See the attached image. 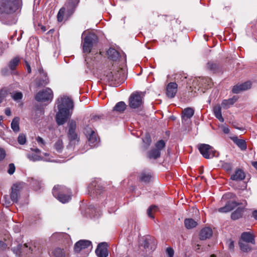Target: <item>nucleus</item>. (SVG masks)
I'll use <instances>...</instances> for the list:
<instances>
[{"instance_id": "obj_1", "label": "nucleus", "mask_w": 257, "mask_h": 257, "mask_svg": "<svg viewBox=\"0 0 257 257\" xmlns=\"http://www.w3.org/2000/svg\"><path fill=\"white\" fill-rule=\"evenodd\" d=\"M20 6V0H0V21L6 25L15 24L17 20L12 14Z\"/></svg>"}, {"instance_id": "obj_2", "label": "nucleus", "mask_w": 257, "mask_h": 257, "mask_svg": "<svg viewBox=\"0 0 257 257\" xmlns=\"http://www.w3.org/2000/svg\"><path fill=\"white\" fill-rule=\"evenodd\" d=\"M57 104L58 111L56 115V121L59 125H63L71 117L73 108L74 103L72 100L68 97H63L58 99Z\"/></svg>"}, {"instance_id": "obj_3", "label": "nucleus", "mask_w": 257, "mask_h": 257, "mask_svg": "<svg viewBox=\"0 0 257 257\" xmlns=\"http://www.w3.org/2000/svg\"><path fill=\"white\" fill-rule=\"evenodd\" d=\"M53 196L62 203L69 202L71 199V192L68 188L61 185H55L53 189Z\"/></svg>"}, {"instance_id": "obj_4", "label": "nucleus", "mask_w": 257, "mask_h": 257, "mask_svg": "<svg viewBox=\"0 0 257 257\" xmlns=\"http://www.w3.org/2000/svg\"><path fill=\"white\" fill-rule=\"evenodd\" d=\"M85 33V32H84L82 34L83 52L89 54L91 52L93 44L97 41V37L93 33H88L84 37Z\"/></svg>"}, {"instance_id": "obj_5", "label": "nucleus", "mask_w": 257, "mask_h": 257, "mask_svg": "<svg viewBox=\"0 0 257 257\" xmlns=\"http://www.w3.org/2000/svg\"><path fill=\"white\" fill-rule=\"evenodd\" d=\"M120 74L118 71H106L103 76V79L107 82L110 86H116L121 81L119 80Z\"/></svg>"}, {"instance_id": "obj_6", "label": "nucleus", "mask_w": 257, "mask_h": 257, "mask_svg": "<svg viewBox=\"0 0 257 257\" xmlns=\"http://www.w3.org/2000/svg\"><path fill=\"white\" fill-rule=\"evenodd\" d=\"M166 146L165 142L163 140H159L156 142L155 147L148 152V157L149 159H157L161 156V151L164 149Z\"/></svg>"}, {"instance_id": "obj_7", "label": "nucleus", "mask_w": 257, "mask_h": 257, "mask_svg": "<svg viewBox=\"0 0 257 257\" xmlns=\"http://www.w3.org/2000/svg\"><path fill=\"white\" fill-rule=\"evenodd\" d=\"M212 86V80L209 77L195 78L192 82V86L195 90H199L201 88L208 89ZM196 90H195V91Z\"/></svg>"}, {"instance_id": "obj_8", "label": "nucleus", "mask_w": 257, "mask_h": 257, "mask_svg": "<svg viewBox=\"0 0 257 257\" xmlns=\"http://www.w3.org/2000/svg\"><path fill=\"white\" fill-rule=\"evenodd\" d=\"M53 97V93L51 89L47 87L40 91L35 96V99L38 102L51 101Z\"/></svg>"}, {"instance_id": "obj_9", "label": "nucleus", "mask_w": 257, "mask_h": 257, "mask_svg": "<svg viewBox=\"0 0 257 257\" xmlns=\"http://www.w3.org/2000/svg\"><path fill=\"white\" fill-rule=\"evenodd\" d=\"M143 94L140 92L133 93L129 98V106L132 108H137L143 104Z\"/></svg>"}, {"instance_id": "obj_10", "label": "nucleus", "mask_w": 257, "mask_h": 257, "mask_svg": "<svg viewBox=\"0 0 257 257\" xmlns=\"http://www.w3.org/2000/svg\"><path fill=\"white\" fill-rule=\"evenodd\" d=\"M84 134L88 139V141L91 147L97 146L100 142V140L97 137L95 132L88 126L84 129Z\"/></svg>"}, {"instance_id": "obj_11", "label": "nucleus", "mask_w": 257, "mask_h": 257, "mask_svg": "<svg viewBox=\"0 0 257 257\" xmlns=\"http://www.w3.org/2000/svg\"><path fill=\"white\" fill-rule=\"evenodd\" d=\"M31 152H29L27 154L26 156L27 158L32 161L36 162L39 161H44L47 162H53V160H51L50 159L43 158L42 156H41V151L40 149L36 148V149H31Z\"/></svg>"}, {"instance_id": "obj_12", "label": "nucleus", "mask_w": 257, "mask_h": 257, "mask_svg": "<svg viewBox=\"0 0 257 257\" xmlns=\"http://www.w3.org/2000/svg\"><path fill=\"white\" fill-rule=\"evenodd\" d=\"M200 153L205 159H211L215 156L216 151L209 145L202 144L199 146Z\"/></svg>"}, {"instance_id": "obj_13", "label": "nucleus", "mask_w": 257, "mask_h": 257, "mask_svg": "<svg viewBox=\"0 0 257 257\" xmlns=\"http://www.w3.org/2000/svg\"><path fill=\"white\" fill-rule=\"evenodd\" d=\"M68 137L71 144L75 143L76 141L78 142V136L75 132L76 128V122L75 120L71 119L68 121Z\"/></svg>"}, {"instance_id": "obj_14", "label": "nucleus", "mask_w": 257, "mask_h": 257, "mask_svg": "<svg viewBox=\"0 0 257 257\" xmlns=\"http://www.w3.org/2000/svg\"><path fill=\"white\" fill-rule=\"evenodd\" d=\"M40 76L35 80V83L37 87L45 86L49 83V79L47 74L45 72L42 68L39 69Z\"/></svg>"}, {"instance_id": "obj_15", "label": "nucleus", "mask_w": 257, "mask_h": 257, "mask_svg": "<svg viewBox=\"0 0 257 257\" xmlns=\"http://www.w3.org/2000/svg\"><path fill=\"white\" fill-rule=\"evenodd\" d=\"M12 250L18 256H20L23 253H27L28 252L32 251L31 247H29L27 243L24 244H19L17 247H13Z\"/></svg>"}, {"instance_id": "obj_16", "label": "nucleus", "mask_w": 257, "mask_h": 257, "mask_svg": "<svg viewBox=\"0 0 257 257\" xmlns=\"http://www.w3.org/2000/svg\"><path fill=\"white\" fill-rule=\"evenodd\" d=\"M92 247L91 242L88 240H80L77 241L74 247V251L76 252H79L81 250Z\"/></svg>"}, {"instance_id": "obj_17", "label": "nucleus", "mask_w": 257, "mask_h": 257, "mask_svg": "<svg viewBox=\"0 0 257 257\" xmlns=\"http://www.w3.org/2000/svg\"><path fill=\"white\" fill-rule=\"evenodd\" d=\"M107 244L106 242L98 244L95 250V253L98 257H107L108 256Z\"/></svg>"}, {"instance_id": "obj_18", "label": "nucleus", "mask_w": 257, "mask_h": 257, "mask_svg": "<svg viewBox=\"0 0 257 257\" xmlns=\"http://www.w3.org/2000/svg\"><path fill=\"white\" fill-rule=\"evenodd\" d=\"M194 110L192 107H187L183 110L181 115L183 123L187 122L194 115Z\"/></svg>"}, {"instance_id": "obj_19", "label": "nucleus", "mask_w": 257, "mask_h": 257, "mask_svg": "<svg viewBox=\"0 0 257 257\" xmlns=\"http://www.w3.org/2000/svg\"><path fill=\"white\" fill-rule=\"evenodd\" d=\"M178 85L175 82H170L167 86V95L169 98H173L175 97L177 92Z\"/></svg>"}, {"instance_id": "obj_20", "label": "nucleus", "mask_w": 257, "mask_h": 257, "mask_svg": "<svg viewBox=\"0 0 257 257\" xmlns=\"http://www.w3.org/2000/svg\"><path fill=\"white\" fill-rule=\"evenodd\" d=\"M78 3L79 0H68L64 8H65V10H66L69 15H71L73 13Z\"/></svg>"}, {"instance_id": "obj_21", "label": "nucleus", "mask_w": 257, "mask_h": 257, "mask_svg": "<svg viewBox=\"0 0 257 257\" xmlns=\"http://www.w3.org/2000/svg\"><path fill=\"white\" fill-rule=\"evenodd\" d=\"M20 188L18 185L15 184L12 187V191L11 193V200L13 203H18V198L20 195Z\"/></svg>"}, {"instance_id": "obj_22", "label": "nucleus", "mask_w": 257, "mask_h": 257, "mask_svg": "<svg viewBox=\"0 0 257 257\" xmlns=\"http://www.w3.org/2000/svg\"><path fill=\"white\" fill-rule=\"evenodd\" d=\"M239 203L235 201H228L225 205L218 209V211L222 213H226L233 209Z\"/></svg>"}, {"instance_id": "obj_23", "label": "nucleus", "mask_w": 257, "mask_h": 257, "mask_svg": "<svg viewBox=\"0 0 257 257\" xmlns=\"http://www.w3.org/2000/svg\"><path fill=\"white\" fill-rule=\"evenodd\" d=\"M245 175L243 171L240 169H236L234 173L231 176V179L234 181H241L245 179Z\"/></svg>"}, {"instance_id": "obj_24", "label": "nucleus", "mask_w": 257, "mask_h": 257, "mask_svg": "<svg viewBox=\"0 0 257 257\" xmlns=\"http://www.w3.org/2000/svg\"><path fill=\"white\" fill-rule=\"evenodd\" d=\"M212 235V229L210 227H205L200 231L199 237L201 240H205L210 238Z\"/></svg>"}, {"instance_id": "obj_25", "label": "nucleus", "mask_w": 257, "mask_h": 257, "mask_svg": "<svg viewBox=\"0 0 257 257\" xmlns=\"http://www.w3.org/2000/svg\"><path fill=\"white\" fill-rule=\"evenodd\" d=\"M231 139L241 150L244 151L246 149V142L244 140L239 139L236 136L231 137Z\"/></svg>"}, {"instance_id": "obj_26", "label": "nucleus", "mask_w": 257, "mask_h": 257, "mask_svg": "<svg viewBox=\"0 0 257 257\" xmlns=\"http://www.w3.org/2000/svg\"><path fill=\"white\" fill-rule=\"evenodd\" d=\"M241 239L246 242L254 244L255 240L253 235L249 232H244L241 235Z\"/></svg>"}, {"instance_id": "obj_27", "label": "nucleus", "mask_w": 257, "mask_h": 257, "mask_svg": "<svg viewBox=\"0 0 257 257\" xmlns=\"http://www.w3.org/2000/svg\"><path fill=\"white\" fill-rule=\"evenodd\" d=\"M238 99V97L233 96L228 99H224L222 101L221 106L225 109H227L232 105Z\"/></svg>"}, {"instance_id": "obj_28", "label": "nucleus", "mask_w": 257, "mask_h": 257, "mask_svg": "<svg viewBox=\"0 0 257 257\" xmlns=\"http://www.w3.org/2000/svg\"><path fill=\"white\" fill-rule=\"evenodd\" d=\"M58 237L59 239H61L64 243H67L69 244L71 243V240L70 238V236L65 233H54L52 235V237Z\"/></svg>"}, {"instance_id": "obj_29", "label": "nucleus", "mask_w": 257, "mask_h": 257, "mask_svg": "<svg viewBox=\"0 0 257 257\" xmlns=\"http://www.w3.org/2000/svg\"><path fill=\"white\" fill-rule=\"evenodd\" d=\"M241 87V89L243 91L246 90L251 87V83L249 81H246L241 84H237L233 86L232 91L233 93L237 94L238 91L237 90V88Z\"/></svg>"}, {"instance_id": "obj_30", "label": "nucleus", "mask_w": 257, "mask_h": 257, "mask_svg": "<svg viewBox=\"0 0 257 257\" xmlns=\"http://www.w3.org/2000/svg\"><path fill=\"white\" fill-rule=\"evenodd\" d=\"M213 113L215 116L221 122L224 121V118L221 113V107L219 104H217L213 107Z\"/></svg>"}, {"instance_id": "obj_31", "label": "nucleus", "mask_w": 257, "mask_h": 257, "mask_svg": "<svg viewBox=\"0 0 257 257\" xmlns=\"http://www.w3.org/2000/svg\"><path fill=\"white\" fill-rule=\"evenodd\" d=\"M152 178V174L150 172H142L139 177L140 180L145 183H149Z\"/></svg>"}, {"instance_id": "obj_32", "label": "nucleus", "mask_w": 257, "mask_h": 257, "mask_svg": "<svg viewBox=\"0 0 257 257\" xmlns=\"http://www.w3.org/2000/svg\"><path fill=\"white\" fill-rule=\"evenodd\" d=\"M107 55L113 61L117 60L119 57V53L114 48H110L107 51Z\"/></svg>"}, {"instance_id": "obj_33", "label": "nucleus", "mask_w": 257, "mask_h": 257, "mask_svg": "<svg viewBox=\"0 0 257 257\" xmlns=\"http://www.w3.org/2000/svg\"><path fill=\"white\" fill-rule=\"evenodd\" d=\"M126 104L123 101H120L117 102L113 108V111H117L119 112H123L126 109Z\"/></svg>"}, {"instance_id": "obj_34", "label": "nucleus", "mask_w": 257, "mask_h": 257, "mask_svg": "<svg viewBox=\"0 0 257 257\" xmlns=\"http://www.w3.org/2000/svg\"><path fill=\"white\" fill-rule=\"evenodd\" d=\"M207 68L213 72H216L219 70L220 66L216 62L210 61L207 63Z\"/></svg>"}, {"instance_id": "obj_35", "label": "nucleus", "mask_w": 257, "mask_h": 257, "mask_svg": "<svg viewBox=\"0 0 257 257\" xmlns=\"http://www.w3.org/2000/svg\"><path fill=\"white\" fill-rule=\"evenodd\" d=\"M64 148L63 141L61 139H58L54 144V149L57 153L62 152Z\"/></svg>"}, {"instance_id": "obj_36", "label": "nucleus", "mask_w": 257, "mask_h": 257, "mask_svg": "<svg viewBox=\"0 0 257 257\" xmlns=\"http://www.w3.org/2000/svg\"><path fill=\"white\" fill-rule=\"evenodd\" d=\"M185 227L187 229H192L195 227L197 225V222L192 218H187L184 220Z\"/></svg>"}, {"instance_id": "obj_37", "label": "nucleus", "mask_w": 257, "mask_h": 257, "mask_svg": "<svg viewBox=\"0 0 257 257\" xmlns=\"http://www.w3.org/2000/svg\"><path fill=\"white\" fill-rule=\"evenodd\" d=\"M19 120L20 118L18 117H15L11 122V128L15 133H17L20 131Z\"/></svg>"}, {"instance_id": "obj_38", "label": "nucleus", "mask_w": 257, "mask_h": 257, "mask_svg": "<svg viewBox=\"0 0 257 257\" xmlns=\"http://www.w3.org/2000/svg\"><path fill=\"white\" fill-rule=\"evenodd\" d=\"M174 79L177 82H182L184 84L186 82L187 76L183 73H178L175 75Z\"/></svg>"}, {"instance_id": "obj_39", "label": "nucleus", "mask_w": 257, "mask_h": 257, "mask_svg": "<svg viewBox=\"0 0 257 257\" xmlns=\"http://www.w3.org/2000/svg\"><path fill=\"white\" fill-rule=\"evenodd\" d=\"M243 213V209L238 208L234 211L231 215V218L233 220H236L241 217Z\"/></svg>"}, {"instance_id": "obj_40", "label": "nucleus", "mask_w": 257, "mask_h": 257, "mask_svg": "<svg viewBox=\"0 0 257 257\" xmlns=\"http://www.w3.org/2000/svg\"><path fill=\"white\" fill-rule=\"evenodd\" d=\"M89 189H92L91 193L93 195H100L102 192V188L101 187L99 186H96V185H94L93 184H92L91 185L89 186Z\"/></svg>"}, {"instance_id": "obj_41", "label": "nucleus", "mask_w": 257, "mask_h": 257, "mask_svg": "<svg viewBox=\"0 0 257 257\" xmlns=\"http://www.w3.org/2000/svg\"><path fill=\"white\" fill-rule=\"evenodd\" d=\"M53 253L55 257H65L66 252L64 249L59 247L56 248Z\"/></svg>"}, {"instance_id": "obj_42", "label": "nucleus", "mask_w": 257, "mask_h": 257, "mask_svg": "<svg viewBox=\"0 0 257 257\" xmlns=\"http://www.w3.org/2000/svg\"><path fill=\"white\" fill-rule=\"evenodd\" d=\"M19 62L20 59L18 57H15L11 60L9 64V67H10V69L12 70H15L19 63Z\"/></svg>"}, {"instance_id": "obj_43", "label": "nucleus", "mask_w": 257, "mask_h": 257, "mask_svg": "<svg viewBox=\"0 0 257 257\" xmlns=\"http://www.w3.org/2000/svg\"><path fill=\"white\" fill-rule=\"evenodd\" d=\"M31 184L35 190H38L41 187L42 181L35 179H32Z\"/></svg>"}, {"instance_id": "obj_44", "label": "nucleus", "mask_w": 257, "mask_h": 257, "mask_svg": "<svg viewBox=\"0 0 257 257\" xmlns=\"http://www.w3.org/2000/svg\"><path fill=\"white\" fill-rule=\"evenodd\" d=\"M142 140L145 145V147L147 149L151 145L152 142L150 135L148 134H146L142 138Z\"/></svg>"}, {"instance_id": "obj_45", "label": "nucleus", "mask_w": 257, "mask_h": 257, "mask_svg": "<svg viewBox=\"0 0 257 257\" xmlns=\"http://www.w3.org/2000/svg\"><path fill=\"white\" fill-rule=\"evenodd\" d=\"M247 243L248 242H243L241 241H240L239 242L240 248L241 250H242L243 251L247 252L250 250L251 248H250V246L248 245V244H247Z\"/></svg>"}, {"instance_id": "obj_46", "label": "nucleus", "mask_w": 257, "mask_h": 257, "mask_svg": "<svg viewBox=\"0 0 257 257\" xmlns=\"http://www.w3.org/2000/svg\"><path fill=\"white\" fill-rule=\"evenodd\" d=\"M158 210V207L156 205H152L147 210V213L148 216L152 218H154V216L153 215V213L156 211Z\"/></svg>"}, {"instance_id": "obj_47", "label": "nucleus", "mask_w": 257, "mask_h": 257, "mask_svg": "<svg viewBox=\"0 0 257 257\" xmlns=\"http://www.w3.org/2000/svg\"><path fill=\"white\" fill-rule=\"evenodd\" d=\"M65 12V8H62L57 15V20L59 22H62L63 20L64 15Z\"/></svg>"}, {"instance_id": "obj_48", "label": "nucleus", "mask_w": 257, "mask_h": 257, "mask_svg": "<svg viewBox=\"0 0 257 257\" xmlns=\"http://www.w3.org/2000/svg\"><path fill=\"white\" fill-rule=\"evenodd\" d=\"M18 142L20 145H24L26 142V136L23 134H20L18 138Z\"/></svg>"}, {"instance_id": "obj_49", "label": "nucleus", "mask_w": 257, "mask_h": 257, "mask_svg": "<svg viewBox=\"0 0 257 257\" xmlns=\"http://www.w3.org/2000/svg\"><path fill=\"white\" fill-rule=\"evenodd\" d=\"M12 97L15 100H19L22 98L23 94L21 92H17L12 95Z\"/></svg>"}, {"instance_id": "obj_50", "label": "nucleus", "mask_w": 257, "mask_h": 257, "mask_svg": "<svg viewBox=\"0 0 257 257\" xmlns=\"http://www.w3.org/2000/svg\"><path fill=\"white\" fill-rule=\"evenodd\" d=\"M166 252L167 257H173L174 254V251L172 247H167L166 250Z\"/></svg>"}, {"instance_id": "obj_51", "label": "nucleus", "mask_w": 257, "mask_h": 257, "mask_svg": "<svg viewBox=\"0 0 257 257\" xmlns=\"http://www.w3.org/2000/svg\"><path fill=\"white\" fill-rule=\"evenodd\" d=\"M15 169L16 168L15 165L13 163H11L9 165L8 173L10 175H12L14 173Z\"/></svg>"}, {"instance_id": "obj_52", "label": "nucleus", "mask_w": 257, "mask_h": 257, "mask_svg": "<svg viewBox=\"0 0 257 257\" xmlns=\"http://www.w3.org/2000/svg\"><path fill=\"white\" fill-rule=\"evenodd\" d=\"M36 140L38 145L41 147H43L45 145V142L43 139V138H42L41 137H38L37 138H36Z\"/></svg>"}, {"instance_id": "obj_53", "label": "nucleus", "mask_w": 257, "mask_h": 257, "mask_svg": "<svg viewBox=\"0 0 257 257\" xmlns=\"http://www.w3.org/2000/svg\"><path fill=\"white\" fill-rule=\"evenodd\" d=\"M223 167L225 170L228 171H230L232 169L233 166L232 164L230 163H224L223 164Z\"/></svg>"}, {"instance_id": "obj_54", "label": "nucleus", "mask_w": 257, "mask_h": 257, "mask_svg": "<svg viewBox=\"0 0 257 257\" xmlns=\"http://www.w3.org/2000/svg\"><path fill=\"white\" fill-rule=\"evenodd\" d=\"M2 202L3 203H5L7 206L11 204V201L9 200V197L7 196H5L3 197Z\"/></svg>"}, {"instance_id": "obj_55", "label": "nucleus", "mask_w": 257, "mask_h": 257, "mask_svg": "<svg viewBox=\"0 0 257 257\" xmlns=\"http://www.w3.org/2000/svg\"><path fill=\"white\" fill-rule=\"evenodd\" d=\"M233 194L231 193H226V194H224V195H223V196L222 197V201L226 200L229 198H231L233 197Z\"/></svg>"}, {"instance_id": "obj_56", "label": "nucleus", "mask_w": 257, "mask_h": 257, "mask_svg": "<svg viewBox=\"0 0 257 257\" xmlns=\"http://www.w3.org/2000/svg\"><path fill=\"white\" fill-rule=\"evenodd\" d=\"M228 248L230 250H233L234 249V241L231 239L227 241Z\"/></svg>"}, {"instance_id": "obj_57", "label": "nucleus", "mask_w": 257, "mask_h": 257, "mask_svg": "<svg viewBox=\"0 0 257 257\" xmlns=\"http://www.w3.org/2000/svg\"><path fill=\"white\" fill-rule=\"evenodd\" d=\"M102 117V115H93L91 117V120L92 121V122H94V121H97L98 120H100Z\"/></svg>"}, {"instance_id": "obj_58", "label": "nucleus", "mask_w": 257, "mask_h": 257, "mask_svg": "<svg viewBox=\"0 0 257 257\" xmlns=\"http://www.w3.org/2000/svg\"><path fill=\"white\" fill-rule=\"evenodd\" d=\"M6 157V152L5 151L0 148V161L3 160Z\"/></svg>"}, {"instance_id": "obj_59", "label": "nucleus", "mask_w": 257, "mask_h": 257, "mask_svg": "<svg viewBox=\"0 0 257 257\" xmlns=\"http://www.w3.org/2000/svg\"><path fill=\"white\" fill-rule=\"evenodd\" d=\"M221 128L222 132L224 134H228L229 133V129L227 126H225L224 125H222L221 126Z\"/></svg>"}, {"instance_id": "obj_60", "label": "nucleus", "mask_w": 257, "mask_h": 257, "mask_svg": "<svg viewBox=\"0 0 257 257\" xmlns=\"http://www.w3.org/2000/svg\"><path fill=\"white\" fill-rule=\"evenodd\" d=\"M25 65H26V69L28 73H30L31 72V68L30 64L26 60L25 61Z\"/></svg>"}, {"instance_id": "obj_61", "label": "nucleus", "mask_w": 257, "mask_h": 257, "mask_svg": "<svg viewBox=\"0 0 257 257\" xmlns=\"http://www.w3.org/2000/svg\"><path fill=\"white\" fill-rule=\"evenodd\" d=\"M8 246L7 243L0 240V249L4 250L7 248Z\"/></svg>"}, {"instance_id": "obj_62", "label": "nucleus", "mask_w": 257, "mask_h": 257, "mask_svg": "<svg viewBox=\"0 0 257 257\" xmlns=\"http://www.w3.org/2000/svg\"><path fill=\"white\" fill-rule=\"evenodd\" d=\"M5 96L4 92L3 91H0V103L3 101Z\"/></svg>"}, {"instance_id": "obj_63", "label": "nucleus", "mask_w": 257, "mask_h": 257, "mask_svg": "<svg viewBox=\"0 0 257 257\" xmlns=\"http://www.w3.org/2000/svg\"><path fill=\"white\" fill-rule=\"evenodd\" d=\"M5 112L7 116H10L11 114V111L10 108H6Z\"/></svg>"}, {"instance_id": "obj_64", "label": "nucleus", "mask_w": 257, "mask_h": 257, "mask_svg": "<svg viewBox=\"0 0 257 257\" xmlns=\"http://www.w3.org/2000/svg\"><path fill=\"white\" fill-rule=\"evenodd\" d=\"M252 216L255 219L257 220V210H255L252 212Z\"/></svg>"}]
</instances>
